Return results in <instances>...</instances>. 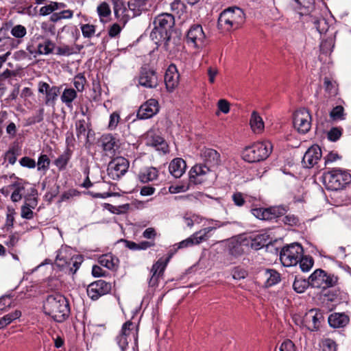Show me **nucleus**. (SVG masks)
Returning a JSON list of instances; mask_svg holds the SVG:
<instances>
[{"label":"nucleus","instance_id":"1","mask_svg":"<svg viewBox=\"0 0 351 351\" xmlns=\"http://www.w3.org/2000/svg\"><path fill=\"white\" fill-rule=\"evenodd\" d=\"M202 157L205 164H197L189 171V181L194 184H202L215 178L210 167H217L221 162L220 154L215 149L206 148Z\"/></svg>","mask_w":351,"mask_h":351},{"label":"nucleus","instance_id":"2","mask_svg":"<svg viewBox=\"0 0 351 351\" xmlns=\"http://www.w3.org/2000/svg\"><path fill=\"white\" fill-rule=\"evenodd\" d=\"M44 313L56 322H63L70 315L69 302L61 294L49 295L43 304Z\"/></svg>","mask_w":351,"mask_h":351},{"label":"nucleus","instance_id":"3","mask_svg":"<svg viewBox=\"0 0 351 351\" xmlns=\"http://www.w3.org/2000/svg\"><path fill=\"white\" fill-rule=\"evenodd\" d=\"M289 4L300 16H306V22L313 23L318 32L322 34L327 31L326 21L315 13V0H290Z\"/></svg>","mask_w":351,"mask_h":351},{"label":"nucleus","instance_id":"4","mask_svg":"<svg viewBox=\"0 0 351 351\" xmlns=\"http://www.w3.org/2000/svg\"><path fill=\"white\" fill-rule=\"evenodd\" d=\"M322 180L328 190L338 191L351 182V175L346 170L332 168L323 173Z\"/></svg>","mask_w":351,"mask_h":351},{"label":"nucleus","instance_id":"5","mask_svg":"<svg viewBox=\"0 0 351 351\" xmlns=\"http://www.w3.org/2000/svg\"><path fill=\"white\" fill-rule=\"evenodd\" d=\"M245 16L239 7H230L224 10L218 19V25L226 30L237 29L245 22Z\"/></svg>","mask_w":351,"mask_h":351},{"label":"nucleus","instance_id":"6","mask_svg":"<svg viewBox=\"0 0 351 351\" xmlns=\"http://www.w3.org/2000/svg\"><path fill=\"white\" fill-rule=\"evenodd\" d=\"M271 151L269 141L256 142L243 149L242 158L248 162H257L267 159Z\"/></svg>","mask_w":351,"mask_h":351},{"label":"nucleus","instance_id":"7","mask_svg":"<svg viewBox=\"0 0 351 351\" xmlns=\"http://www.w3.org/2000/svg\"><path fill=\"white\" fill-rule=\"evenodd\" d=\"M175 25L174 16L169 13H162L155 17L154 27L150 34V37L156 43H158V38L171 33Z\"/></svg>","mask_w":351,"mask_h":351},{"label":"nucleus","instance_id":"8","mask_svg":"<svg viewBox=\"0 0 351 351\" xmlns=\"http://www.w3.org/2000/svg\"><path fill=\"white\" fill-rule=\"evenodd\" d=\"M303 254L302 245L298 243L284 246L280 252V260L285 267L296 265Z\"/></svg>","mask_w":351,"mask_h":351},{"label":"nucleus","instance_id":"9","mask_svg":"<svg viewBox=\"0 0 351 351\" xmlns=\"http://www.w3.org/2000/svg\"><path fill=\"white\" fill-rule=\"evenodd\" d=\"M137 326L131 321H128L123 324L119 335L115 338L117 344L121 351H126L132 337L135 341H137Z\"/></svg>","mask_w":351,"mask_h":351},{"label":"nucleus","instance_id":"10","mask_svg":"<svg viewBox=\"0 0 351 351\" xmlns=\"http://www.w3.org/2000/svg\"><path fill=\"white\" fill-rule=\"evenodd\" d=\"M310 282L312 287L325 289L335 286L337 282V278L318 269L310 276Z\"/></svg>","mask_w":351,"mask_h":351},{"label":"nucleus","instance_id":"11","mask_svg":"<svg viewBox=\"0 0 351 351\" xmlns=\"http://www.w3.org/2000/svg\"><path fill=\"white\" fill-rule=\"evenodd\" d=\"M324 322V314L319 309H311L303 317L302 324L310 331H317Z\"/></svg>","mask_w":351,"mask_h":351},{"label":"nucleus","instance_id":"12","mask_svg":"<svg viewBox=\"0 0 351 351\" xmlns=\"http://www.w3.org/2000/svg\"><path fill=\"white\" fill-rule=\"evenodd\" d=\"M206 35L200 25H193L186 35V42L194 48H201L205 44Z\"/></svg>","mask_w":351,"mask_h":351},{"label":"nucleus","instance_id":"13","mask_svg":"<svg viewBox=\"0 0 351 351\" xmlns=\"http://www.w3.org/2000/svg\"><path fill=\"white\" fill-rule=\"evenodd\" d=\"M293 125L299 132L305 134L311 127V116L306 108L300 109L294 113Z\"/></svg>","mask_w":351,"mask_h":351},{"label":"nucleus","instance_id":"14","mask_svg":"<svg viewBox=\"0 0 351 351\" xmlns=\"http://www.w3.org/2000/svg\"><path fill=\"white\" fill-rule=\"evenodd\" d=\"M287 210L283 206H273L267 208H257L252 209V215L261 220H273L284 215Z\"/></svg>","mask_w":351,"mask_h":351},{"label":"nucleus","instance_id":"15","mask_svg":"<svg viewBox=\"0 0 351 351\" xmlns=\"http://www.w3.org/2000/svg\"><path fill=\"white\" fill-rule=\"evenodd\" d=\"M112 285L103 280H98L90 284L86 289L88 296L92 300H97L100 297L110 292Z\"/></svg>","mask_w":351,"mask_h":351},{"label":"nucleus","instance_id":"16","mask_svg":"<svg viewBox=\"0 0 351 351\" xmlns=\"http://www.w3.org/2000/svg\"><path fill=\"white\" fill-rule=\"evenodd\" d=\"M138 84L147 88H156L158 85L156 73L148 67H141L138 76Z\"/></svg>","mask_w":351,"mask_h":351},{"label":"nucleus","instance_id":"17","mask_svg":"<svg viewBox=\"0 0 351 351\" xmlns=\"http://www.w3.org/2000/svg\"><path fill=\"white\" fill-rule=\"evenodd\" d=\"M129 167L128 161L123 158L119 157L112 160L108 165V173L114 179H118L124 175Z\"/></svg>","mask_w":351,"mask_h":351},{"label":"nucleus","instance_id":"18","mask_svg":"<svg viewBox=\"0 0 351 351\" xmlns=\"http://www.w3.org/2000/svg\"><path fill=\"white\" fill-rule=\"evenodd\" d=\"M213 230H215V228L213 227H207L196 232L191 237L180 242L178 247L184 248L200 243L208 238V234Z\"/></svg>","mask_w":351,"mask_h":351},{"label":"nucleus","instance_id":"19","mask_svg":"<svg viewBox=\"0 0 351 351\" xmlns=\"http://www.w3.org/2000/svg\"><path fill=\"white\" fill-rule=\"evenodd\" d=\"M158 111V102L154 99H150L140 106L137 112V117L140 119H149L156 114Z\"/></svg>","mask_w":351,"mask_h":351},{"label":"nucleus","instance_id":"20","mask_svg":"<svg viewBox=\"0 0 351 351\" xmlns=\"http://www.w3.org/2000/svg\"><path fill=\"white\" fill-rule=\"evenodd\" d=\"M168 261L169 258L166 260L160 258L152 265L150 271L152 276L148 281L149 287H154L158 285V279L162 276Z\"/></svg>","mask_w":351,"mask_h":351},{"label":"nucleus","instance_id":"21","mask_svg":"<svg viewBox=\"0 0 351 351\" xmlns=\"http://www.w3.org/2000/svg\"><path fill=\"white\" fill-rule=\"evenodd\" d=\"M321 158L322 150L320 147L318 145H313L305 152L302 163L304 167L311 168L317 163Z\"/></svg>","mask_w":351,"mask_h":351},{"label":"nucleus","instance_id":"22","mask_svg":"<svg viewBox=\"0 0 351 351\" xmlns=\"http://www.w3.org/2000/svg\"><path fill=\"white\" fill-rule=\"evenodd\" d=\"M180 75L175 64H171L165 75V83L169 92H172L178 85Z\"/></svg>","mask_w":351,"mask_h":351},{"label":"nucleus","instance_id":"23","mask_svg":"<svg viewBox=\"0 0 351 351\" xmlns=\"http://www.w3.org/2000/svg\"><path fill=\"white\" fill-rule=\"evenodd\" d=\"M158 43L157 45H163L165 49L170 53H174L176 51H179L181 41L180 38L178 37H173L171 34H166L162 37L158 38Z\"/></svg>","mask_w":351,"mask_h":351},{"label":"nucleus","instance_id":"24","mask_svg":"<svg viewBox=\"0 0 351 351\" xmlns=\"http://www.w3.org/2000/svg\"><path fill=\"white\" fill-rule=\"evenodd\" d=\"M328 322L332 328H343L349 324L350 317L344 313H334L329 315Z\"/></svg>","mask_w":351,"mask_h":351},{"label":"nucleus","instance_id":"25","mask_svg":"<svg viewBox=\"0 0 351 351\" xmlns=\"http://www.w3.org/2000/svg\"><path fill=\"white\" fill-rule=\"evenodd\" d=\"M75 127L77 139L80 141L82 138H85L88 141L89 133L92 130L91 123L89 122V120L79 119L76 121Z\"/></svg>","mask_w":351,"mask_h":351},{"label":"nucleus","instance_id":"26","mask_svg":"<svg viewBox=\"0 0 351 351\" xmlns=\"http://www.w3.org/2000/svg\"><path fill=\"white\" fill-rule=\"evenodd\" d=\"M186 162L180 158L171 160L169 165V173L176 178H180L186 171Z\"/></svg>","mask_w":351,"mask_h":351},{"label":"nucleus","instance_id":"27","mask_svg":"<svg viewBox=\"0 0 351 351\" xmlns=\"http://www.w3.org/2000/svg\"><path fill=\"white\" fill-rule=\"evenodd\" d=\"M158 171L154 167H146L141 169L138 174V180L143 183L152 182L158 179Z\"/></svg>","mask_w":351,"mask_h":351},{"label":"nucleus","instance_id":"28","mask_svg":"<svg viewBox=\"0 0 351 351\" xmlns=\"http://www.w3.org/2000/svg\"><path fill=\"white\" fill-rule=\"evenodd\" d=\"M99 143L104 151L114 153L115 148L118 147L116 138L110 134H103Z\"/></svg>","mask_w":351,"mask_h":351},{"label":"nucleus","instance_id":"29","mask_svg":"<svg viewBox=\"0 0 351 351\" xmlns=\"http://www.w3.org/2000/svg\"><path fill=\"white\" fill-rule=\"evenodd\" d=\"M99 263L108 269L116 270L119 267V261L112 254H106L99 258Z\"/></svg>","mask_w":351,"mask_h":351},{"label":"nucleus","instance_id":"30","mask_svg":"<svg viewBox=\"0 0 351 351\" xmlns=\"http://www.w3.org/2000/svg\"><path fill=\"white\" fill-rule=\"evenodd\" d=\"M114 5V13L115 17L123 23V25L127 22V9L121 0H112Z\"/></svg>","mask_w":351,"mask_h":351},{"label":"nucleus","instance_id":"31","mask_svg":"<svg viewBox=\"0 0 351 351\" xmlns=\"http://www.w3.org/2000/svg\"><path fill=\"white\" fill-rule=\"evenodd\" d=\"M73 154V150L65 149L64 152L60 154L54 161L53 164L59 171H63L66 168Z\"/></svg>","mask_w":351,"mask_h":351},{"label":"nucleus","instance_id":"32","mask_svg":"<svg viewBox=\"0 0 351 351\" xmlns=\"http://www.w3.org/2000/svg\"><path fill=\"white\" fill-rule=\"evenodd\" d=\"M26 202L29 203H25L21 206V216L25 219H32L34 217V213L31 208H34L37 206V199L26 197Z\"/></svg>","mask_w":351,"mask_h":351},{"label":"nucleus","instance_id":"33","mask_svg":"<svg viewBox=\"0 0 351 351\" xmlns=\"http://www.w3.org/2000/svg\"><path fill=\"white\" fill-rule=\"evenodd\" d=\"M77 91L73 88H66L60 96L61 101L69 108H73V102L77 98Z\"/></svg>","mask_w":351,"mask_h":351},{"label":"nucleus","instance_id":"34","mask_svg":"<svg viewBox=\"0 0 351 351\" xmlns=\"http://www.w3.org/2000/svg\"><path fill=\"white\" fill-rule=\"evenodd\" d=\"M264 277L265 278V285L267 287L274 286L280 281V274L272 269H266L264 271Z\"/></svg>","mask_w":351,"mask_h":351},{"label":"nucleus","instance_id":"35","mask_svg":"<svg viewBox=\"0 0 351 351\" xmlns=\"http://www.w3.org/2000/svg\"><path fill=\"white\" fill-rule=\"evenodd\" d=\"M310 277L308 280L302 278V277L295 276L294 282L293 283V290L298 293H304L306 289L311 286Z\"/></svg>","mask_w":351,"mask_h":351},{"label":"nucleus","instance_id":"36","mask_svg":"<svg viewBox=\"0 0 351 351\" xmlns=\"http://www.w3.org/2000/svg\"><path fill=\"white\" fill-rule=\"evenodd\" d=\"M250 125L255 133H261L264 129V123L260 115L255 111L252 113Z\"/></svg>","mask_w":351,"mask_h":351},{"label":"nucleus","instance_id":"37","mask_svg":"<svg viewBox=\"0 0 351 351\" xmlns=\"http://www.w3.org/2000/svg\"><path fill=\"white\" fill-rule=\"evenodd\" d=\"M62 86H53L45 93V104L47 106L54 105L57 100L58 96L60 93Z\"/></svg>","mask_w":351,"mask_h":351},{"label":"nucleus","instance_id":"38","mask_svg":"<svg viewBox=\"0 0 351 351\" xmlns=\"http://www.w3.org/2000/svg\"><path fill=\"white\" fill-rule=\"evenodd\" d=\"M21 316V312L19 310H15L14 312L8 313L0 319V329L5 328L14 320L19 319Z\"/></svg>","mask_w":351,"mask_h":351},{"label":"nucleus","instance_id":"39","mask_svg":"<svg viewBox=\"0 0 351 351\" xmlns=\"http://www.w3.org/2000/svg\"><path fill=\"white\" fill-rule=\"evenodd\" d=\"M228 250L229 254L234 257H238L244 253L242 244L237 241H234L229 243Z\"/></svg>","mask_w":351,"mask_h":351},{"label":"nucleus","instance_id":"40","mask_svg":"<svg viewBox=\"0 0 351 351\" xmlns=\"http://www.w3.org/2000/svg\"><path fill=\"white\" fill-rule=\"evenodd\" d=\"M171 11L173 15H178L180 16L186 11L185 4L180 0H174L171 4Z\"/></svg>","mask_w":351,"mask_h":351},{"label":"nucleus","instance_id":"41","mask_svg":"<svg viewBox=\"0 0 351 351\" xmlns=\"http://www.w3.org/2000/svg\"><path fill=\"white\" fill-rule=\"evenodd\" d=\"M55 47V44L49 40H45L38 46V53L39 54L48 55L52 53Z\"/></svg>","mask_w":351,"mask_h":351},{"label":"nucleus","instance_id":"42","mask_svg":"<svg viewBox=\"0 0 351 351\" xmlns=\"http://www.w3.org/2000/svg\"><path fill=\"white\" fill-rule=\"evenodd\" d=\"M300 268L303 272L308 271L313 267L314 261L310 256H302L299 260Z\"/></svg>","mask_w":351,"mask_h":351},{"label":"nucleus","instance_id":"43","mask_svg":"<svg viewBox=\"0 0 351 351\" xmlns=\"http://www.w3.org/2000/svg\"><path fill=\"white\" fill-rule=\"evenodd\" d=\"M86 79L84 74L80 73L77 74L73 78V85L77 92H83L84 90V85L86 83Z\"/></svg>","mask_w":351,"mask_h":351},{"label":"nucleus","instance_id":"44","mask_svg":"<svg viewBox=\"0 0 351 351\" xmlns=\"http://www.w3.org/2000/svg\"><path fill=\"white\" fill-rule=\"evenodd\" d=\"M15 189L11 195V199L14 202H17L22 199V192L25 191V187L19 182H15L11 185Z\"/></svg>","mask_w":351,"mask_h":351},{"label":"nucleus","instance_id":"45","mask_svg":"<svg viewBox=\"0 0 351 351\" xmlns=\"http://www.w3.org/2000/svg\"><path fill=\"white\" fill-rule=\"evenodd\" d=\"M324 86L325 91L330 97L335 96L337 94V86L335 82H332L329 78L325 77L324 80Z\"/></svg>","mask_w":351,"mask_h":351},{"label":"nucleus","instance_id":"46","mask_svg":"<svg viewBox=\"0 0 351 351\" xmlns=\"http://www.w3.org/2000/svg\"><path fill=\"white\" fill-rule=\"evenodd\" d=\"M50 159L46 154H40L38 159L37 166L38 171H45L49 169L50 165Z\"/></svg>","mask_w":351,"mask_h":351},{"label":"nucleus","instance_id":"47","mask_svg":"<svg viewBox=\"0 0 351 351\" xmlns=\"http://www.w3.org/2000/svg\"><path fill=\"white\" fill-rule=\"evenodd\" d=\"M97 12L101 20H102L103 18L109 16L111 14L110 8L106 2H102L97 6Z\"/></svg>","mask_w":351,"mask_h":351},{"label":"nucleus","instance_id":"48","mask_svg":"<svg viewBox=\"0 0 351 351\" xmlns=\"http://www.w3.org/2000/svg\"><path fill=\"white\" fill-rule=\"evenodd\" d=\"M330 117L334 121L344 119L343 107L341 106H337L333 108L330 112Z\"/></svg>","mask_w":351,"mask_h":351},{"label":"nucleus","instance_id":"49","mask_svg":"<svg viewBox=\"0 0 351 351\" xmlns=\"http://www.w3.org/2000/svg\"><path fill=\"white\" fill-rule=\"evenodd\" d=\"M81 30L84 38H91L95 33L96 27L94 25L84 24L81 25Z\"/></svg>","mask_w":351,"mask_h":351},{"label":"nucleus","instance_id":"50","mask_svg":"<svg viewBox=\"0 0 351 351\" xmlns=\"http://www.w3.org/2000/svg\"><path fill=\"white\" fill-rule=\"evenodd\" d=\"M27 34L26 28L21 25H16L11 29V34L17 38H21Z\"/></svg>","mask_w":351,"mask_h":351},{"label":"nucleus","instance_id":"51","mask_svg":"<svg viewBox=\"0 0 351 351\" xmlns=\"http://www.w3.org/2000/svg\"><path fill=\"white\" fill-rule=\"evenodd\" d=\"M164 139L158 135H148L147 140V144L158 147L159 145H161L162 143H164Z\"/></svg>","mask_w":351,"mask_h":351},{"label":"nucleus","instance_id":"52","mask_svg":"<svg viewBox=\"0 0 351 351\" xmlns=\"http://www.w3.org/2000/svg\"><path fill=\"white\" fill-rule=\"evenodd\" d=\"M337 345L336 342L331 339H325L322 341L323 351H337Z\"/></svg>","mask_w":351,"mask_h":351},{"label":"nucleus","instance_id":"53","mask_svg":"<svg viewBox=\"0 0 351 351\" xmlns=\"http://www.w3.org/2000/svg\"><path fill=\"white\" fill-rule=\"evenodd\" d=\"M342 134V129L339 128H331L327 134L328 138L330 141H337Z\"/></svg>","mask_w":351,"mask_h":351},{"label":"nucleus","instance_id":"54","mask_svg":"<svg viewBox=\"0 0 351 351\" xmlns=\"http://www.w3.org/2000/svg\"><path fill=\"white\" fill-rule=\"evenodd\" d=\"M247 271L239 267H236L232 270V278L235 280L244 279L247 276Z\"/></svg>","mask_w":351,"mask_h":351},{"label":"nucleus","instance_id":"55","mask_svg":"<svg viewBox=\"0 0 351 351\" xmlns=\"http://www.w3.org/2000/svg\"><path fill=\"white\" fill-rule=\"evenodd\" d=\"M282 221L285 225L290 226H297L300 223L299 219L294 215H287L283 219Z\"/></svg>","mask_w":351,"mask_h":351},{"label":"nucleus","instance_id":"56","mask_svg":"<svg viewBox=\"0 0 351 351\" xmlns=\"http://www.w3.org/2000/svg\"><path fill=\"white\" fill-rule=\"evenodd\" d=\"M8 212L6 214L5 226L7 227H12L14 221L15 210L14 208L8 206L7 208Z\"/></svg>","mask_w":351,"mask_h":351},{"label":"nucleus","instance_id":"57","mask_svg":"<svg viewBox=\"0 0 351 351\" xmlns=\"http://www.w3.org/2000/svg\"><path fill=\"white\" fill-rule=\"evenodd\" d=\"M12 302L9 295H3L0 298V312L7 311L11 307Z\"/></svg>","mask_w":351,"mask_h":351},{"label":"nucleus","instance_id":"58","mask_svg":"<svg viewBox=\"0 0 351 351\" xmlns=\"http://www.w3.org/2000/svg\"><path fill=\"white\" fill-rule=\"evenodd\" d=\"M20 165L23 167H27L29 169L35 168L36 166V161L27 156L23 157L19 160Z\"/></svg>","mask_w":351,"mask_h":351},{"label":"nucleus","instance_id":"59","mask_svg":"<svg viewBox=\"0 0 351 351\" xmlns=\"http://www.w3.org/2000/svg\"><path fill=\"white\" fill-rule=\"evenodd\" d=\"M120 119L119 114L117 112L112 113L110 116V121L108 124V128L110 130H114Z\"/></svg>","mask_w":351,"mask_h":351},{"label":"nucleus","instance_id":"60","mask_svg":"<svg viewBox=\"0 0 351 351\" xmlns=\"http://www.w3.org/2000/svg\"><path fill=\"white\" fill-rule=\"evenodd\" d=\"M232 199L234 204L237 206H242L245 203L243 195L241 192H236L233 193L232 195Z\"/></svg>","mask_w":351,"mask_h":351},{"label":"nucleus","instance_id":"61","mask_svg":"<svg viewBox=\"0 0 351 351\" xmlns=\"http://www.w3.org/2000/svg\"><path fill=\"white\" fill-rule=\"evenodd\" d=\"M74 53L73 48L68 45L58 47L56 53L60 56H69Z\"/></svg>","mask_w":351,"mask_h":351},{"label":"nucleus","instance_id":"62","mask_svg":"<svg viewBox=\"0 0 351 351\" xmlns=\"http://www.w3.org/2000/svg\"><path fill=\"white\" fill-rule=\"evenodd\" d=\"M75 141L73 133L72 132H67L65 139L66 149H72L71 148L75 146Z\"/></svg>","mask_w":351,"mask_h":351},{"label":"nucleus","instance_id":"63","mask_svg":"<svg viewBox=\"0 0 351 351\" xmlns=\"http://www.w3.org/2000/svg\"><path fill=\"white\" fill-rule=\"evenodd\" d=\"M217 107L224 114H227L230 111V104L226 99H219L217 103Z\"/></svg>","mask_w":351,"mask_h":351},{"label":"nucleus","instance_id":"64","mask_svg":"<svg viewBox=\"0 0 351 351\" xmlns=\"http://www.w3.org/2000/svg\"><path fill=\"white\" fill-rule=\"evenodd\" d=\"M280 351H295V346L291 340L287 339L281 344Z\"/></svg>","mask_w":351,"mask_h":351}]
</instances>
